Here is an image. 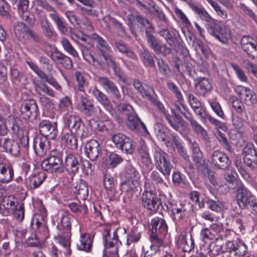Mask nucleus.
<instances>
[{
    "label": "nucleus",
    "mask_w": 257,
    "mask_h": 257,
    "mask_svg": "<svg viewBox=\"0 0 257 257\" xmlns=\"http://www.w3.org/2000/svg\"><path fill=\"white\" fill-rule=\"evenodd\" d=\"M188 101L196 114L201 118L204 117L203 109L200 101L193 94H189Z\"/></svg>",
    "instance_id": "79ce46f5"
},
{
    "label": "nucleus",
    "mask_w": 257,
    "mask_h": 257,
    "mask_svg": "<svg viewBox=\"0 0 257 257\" xmlns=\"http://www.w3.org/2000/svg\"><path fill=\"white\" fill-rule=\"evenodd\" d=\"M245 164L250 170L257 169V152L252 143H247L243 151Z\"/></svg>",
    "instance_id": "9d476101"
},
{
    "label": "nucleus",
    "mask_w": 257,
    "mask_h": 257,
    "mask_svg": "<svg viewBox=\"0 0 257 257\" xmlns=\"http://www.w3.org/2000/svg\"><path fill=\"white\" fill-rule=\"evenodd\" d=\"M155 135L159 140L164 142L167 147H171L172 144L170 142L169 130L163 123L157 122L154 125Z\"/></svg>",
    "instance_id": "4be33fe9"
},
{
    "label": "nucleus",
    "mask_w": 257,
    "mask_h": 257,
    "mask_svg": "<svg viewBox=\"0 0 257 257\" xmlns=\"http://www.w3.org/2000/svg\"><path fill=\"white\" fill-rule=\"evenodd\" d=\"M75 76L77 82L78 90L84 92L85 88L88 85V82L85 78L84 74L79 71H76L75 73Z\"/></svg>",
    "instance_id": "5fc2aeb1"
},
{
    "label": "nucleus",
    "mask_w": 257,
    "mask_h": 257,
    "mask_svg": "<svg viewBox=\"0 0 257 257\" xmlns=\"http://www.w3.org/2000/svg\"><path fill=\"white\" fill-rule=\"evenodd\" d=\"M127 115V120L126 123L127 126L134 131H138L140 126H141L146 132H147L146 126L141 120L138 116L134 112L126 114Z\"/></svg>",
    "instance_id": "c9c22d12"
},
{
    "label": "nucleus",
    "mask_w": 257,
    "mask_h": 257,
    "mask_svg": "<svg viewBox=\"0 0 257 257\" xmlns=\"http://www.w3.org/2000/svg\"><path fill=\"white\" fill-rule=\"evenodd\" d=\"M65 126L68 128V132L79 134V132L84 125L81 118L76 115L66 113L63 115Z\"/></svg>",
    "instance_id": "2eb2a0df"
},
{
    "label": "nucleus",
    "mask_w": 257,
    "mask_h": 257,
    "mask_svg": "<svg viewBox=\"0 0 257 257\" xmlns=\"http://www.w3.org/2000/svg\"><path fill=\"white\" fill-rule=\"evenodd\" d=\"M97 82L113 98L117 100H121V94L115 83L108 78L104 76H98Z\"/></svg>",
    "instance_id": "ddd939ff"
},
{
    "label": "nucleus",
    "mask_w": 257,
    "mask_h": 257,
    "mask_svg": "<svg viewBox=\"0 0 257 257\" xmlns=\"http://www.w3.org/2000/svg\"><path fill=\"white\" fill-rule=\"evenodd\" d=\"M176 243L177 246L182 249L184 252H190L194 248V242L192 238L187 239L186 236L183 234H180L176 238Z\"/></svg>",
    "instance_id": "bb28decb"
},
{
    "label": "nucleus",
    "mask_w": 257,
    "mask_h": 257,
    "mask_svg": "<svg viewBox=\"0 0 257 257\" xmlns=\"http://www.w3.org/2000/svg\"><path fill=\"white\" fill-rule=\"evenodd\" d=\"M134 85L135 88L144 97H146L150 100L152 98V94L154 93V90L153 87L147 86V88L142 85L141 82L136 80L134 82Z\"/></svg>",
    "instance_id": "a19ab883"
},
{
    "label": "nucleus",
    "mask_w": 257,
    "mask_h": 257,
    "mask_svg": "<svg viewBox=\"0 0 257 257\" xmlns=\"http://www.w3.org/2000/svg\"><path fill=\"white\" fill-rule=\"evenodd\" d=\"M152 233L164 235L168 230L165 220L161 218L156 217L151 220Z\"/></svg>",
    "instance_id": "cd10ccee"
},
{
    "label": "nucleus",
    "mask_w": 257,
    "mask_h": 257,
    "mask_svg": "<svg viewBox=\"0 0 257 257\" xmlns=\"http://www.w3.org/2000/svg\"><path fill=\"white\" fill-rule=\"evenodd\" d=\"M31 225L37 232L40 233L47 230L45 225L44 216L41 214H35L32 218Z\"/></svg>",
    "instance_id": "ea45409f"
},
{
    "label": "nucleus",
    "mask_w": 257,
    "mask_h": 257,
    "mask_svg": "<svg viewBox=\"0 0 257 257\" xmlns=\"http://www.w3.org/2000/svg\"><path fill=\"white\" fill-rule=\"evenodd\" d=\"M93 238L89 234H82L80 236L79 242L77 243L78 249L86 252H90L92 246Z\"/></svg>",
    "instance_id": "72a5a7b5"
},
{
    "label": "nucleus",
    "mask_w": 257,
    "mask_h": 257,
    "mask_svg": "<svg viewBox=\"0 0 257 257\" xmlns=\"http://www.w3.org/2000/svg\"><path fill=\"white\" fill-rule=\"evenodd\" d=\"M59 108L62 111H69L72 110V105L70 99L65 96L60 100Z\"/></svg>",
    "instance_id": "e2e57ef3"
},
{
    "label": "nucleus",
    "mask_w": 257,
    "mask_h": 257,
    "mask_svg": "<svg viewBox=\"0 0 257 257\" xmlns=\"http://www.w3.org/2000/svg\"><path fill=\"white\" fill-rule=\"evenodd\" d=\"M227 245L230 251L235 252V255L239 256L245 255L248 251L247 245L239 240L228 241Z\"/></svg>",
    "instance_id": "c85d7f7f"
},
{
    "label": "nucleus",
    "mask_w": 257,
    "mask_h": 257,
    "mask_svg": "<svg viewBox=\"0 0 257 257\" xmlns=\"http://www.w3.org/2000/svg\"><path fill=\"white\" fill-rule=\"evenodd\" d=\"M185 117L189 120L192 129L196 134L202 136L204 138H206V131L192 116L189 115V116L185 115Z\"/></svg>",
    "instance_id": "09e8293b"
},
{
    "label": "nucleus",
    "mask_w": 257,
    "mask_h": 257,
    "mask_svg": "<svg viewBox=\"0 0 257 257\" xmlns=\"http://www.w3.org/2000/svg\"><path fill=\"white\" fill-rule=\"evenodd\" d=\"M147 40L151 48L157 53L163 52L166 49L165 45H160L155 38L149 32L148 30L145 32Z\"/></svg>",
    "instance_id": "37998d69"
},
{
    "label": "nucleus",
    "mask_w": 257,
    "mask_h": 257,
    "mask_svg": "<svg viewBox=\"0 0 257 257\" xmlns=\"http://www.w3.org/2000/svg\"><path fill=\"white\" fill-rule=\"evenodd\" d=\"M154 104L157 108L164 114L170 125L174 130L178 131L179 128L180 124L183 121L181 117L177 116L176 114L174 113V111L173 110H172V111L173 113L174 114V116H171L166 112L164 105L158 100H155L154 101Z\"/></svg>",
    "instance_id": "412c9836"
},
{
    "label": "nucleus",
    "mask_w": 257,
    "mask_h": 257,
    "mask_svg": "<svg viewBox=\"0 0 257 257\" xmlns=\"http://www.w3.org/2000/svg\"><path fill=\"white\" fill-rule=\"evenodd\" d=\"M235 91L240 99L244 101L247 105H250L256 102V94L250 88L240 86L236 88Z\"/></svg>",
    "instance_id": "aec40b11"
},
{
    "label": "nucleus",
    "mask_w": 257,
    "mask_h": 257,
    "mask_svg": "<svg viewBox=\"0 0 257 257\" xmlns=\"http://www.w3.org/2000/svg\"><path fill=\"white\" fill-rule=\"evenodd\" d=\"M142 204L144 207L153 212L157 211L162 202L157 195L151 191H146L142 195Z\"/></svg>",
    "instance_id": "f8f14e48"
},
{
    "label": "nucleus",
    "mask_w": 257,
    "mask_h": 257,
    "mask_svg": "<svg viewBox=\"0 0 257 257\" xmlns=\"http://www.w3.org/2000/svg\"><path fill=\"white\" fill-rule=\"evenodd\" d=\"M208 254L210 257H216L222 252V246L216 242H211L208 246Z\"/></svg>",
    "instance_id": "13d9d810"
},
{
    "label": "nucleus",
    "mask_w": 257,
    "mask_h": 257,
    "mask_svg": "<svg viewBox=\"0 0 257 257\" xmlns=\"http://www.w3.org/2000/svg\"><path fill=\"white\" fill-rule=\"evenodd\" d=\"M141 237L140 232L137 228H133L127 235L126 245H130L132 243L138 242Z\"/></svg>",
    "instance_id": "6e6d98bb"
},
{
    "label": "nucleus",
    "mask_w": 257,
    "mask_h": 257,
    "mask_svg": "<svg viewBox=\"0 0 257 257\" xmlns=\"http://www.w3.org/2000/svg\"><path fill=\"white\" fill-rule=\"evenodd\" d=\"M39 128L42 137L49 139H54L58 133L57 123L52 122L48 120H41L39 124Z\"/></svg>",
    "instance_id": "4468645a"
},
{
    "label": "nucleus",
    "mask_w": 257,
    "mask_h": 257,
    "mask_svg": "<svg viewBox=\"0 0 257 257\" xmlns=\"http://www.w3.org/2000/svg\"><path fill=\"white\" fill-rule=\"evenodd\" d=\"M242 50L252 58L257 57V43L252 37L243 36L241 40Z\"/></svg>",
    "instance_id": "6ab92c4d"
},
{
    "label": "nucleus",
    "mask_w": 257,
    "mask_h": 257,
    "mask_svg": "<svg viewBox=\"0 0 257 257\" xmlns=\"http://www.w3.org/2000/svg\"><path fill=\"white\" fill-rule=\"evenodd\" d=\"M61 43L64 49L69 54L74 57H77L78 56L77 52L72 46L71 44L69 41H68V40L65 38H63L61 39Z\"/></svg>",
    "instance_id": "338daca9"
},
{
    "label": "nucleus",
    "mask_w": 257,
    "mask_h": 257,
    "mask_svg": "<svg viewBox=\"0 0 257 257\" xmlns=\"http://www.w3.org/2000/svg\"><path fill=\"white\" fill-rule=\"evenodd\" d=\"M212 85L209 80L205 78H201L196 85V89L200 95H205L211 88Z\"/></svg>",
    "instance_id": "49530a36"
},
{
    "label": "nucleus",
    "mask_w": 257,
    "mask_h": 257,
    "mask_svg": "<svg viewBox=\"0 0 257 257\" xmlns=\"http://www.w3.org/2000/svg\"><path fill=\"white\" fill-rule=\"evenodd\" d=\"M41 26L44 35L49 38L56 37V33L47 18H43L40 21Z\"/></svg>",
    "instance_id": "a18cd8bd"
},
{
    "label": "nucleus",
    "mask_w": 257,
    "mask_h": 257,
    "mask_svg": "<svg viewBox=\"0 0 257 257\" xmlns=\"http://www.w3.org/2000/svg\"><path fill=\"white\" fill-rule=\"evenodd\" d=\"M42 170L50 173H61L63 171L62 161L60 157L53 156L44 160L41 163Z\"/></svg>",
    "instance_id": "1a4fd4ad"
},
{
    "label": "nucleus",
    "mask_w": 257,
    "mask_h": 257,
    "mask_svg": "<svg viewBox=\"0 0 257 257\" xmlns=\"http://www.w3.org/2000/svg\"><path fill=\"white\" fill-rule=\"evenodd\" d=\"M126 180L120 184V189L122 192H125L128 196H132L136 191L140 184V176L139 172L127 162L125 168Z\"/></svg>",
    "instance_id": "f257e3e1"
},
{
    "label": "nucleus",
    "mask_w": 257,
    "mask_h": 257,
    "mask_svg": "<svg viewBox=\"0 0 257 257\" xmlns=\"http://www.w3.org/2000/svg\"><path fill=\"white\" fill-rule=\"evenodd\" d=\"M235 197L237 203L240 209L250 208L254 210L257 206L255 197L251 194L242 182H237Z\"/></svg>",
    "instance_id": "f03ea898"
},
{
    "label": "nucleus",
    "mask_w": 257,
    "mask_h": 257,
    "mask_svg": "<svg viewBox=\"0 0 257 257\" xmlns=\"http://www.w3.org/2000/svg\"><path fill=\"white\" fill-rule=\"evenodd\" d=\"M81 158L77 154H69L65 159V167L70 173L75 174L79 169Z\"/></svg>",
    "instance_id": "393cba45"
},
{
    "label": "nucleus",
    "mask_w": 257,
    "mask_h": 257,
    "mask_svg": "<svg viewBox=\"0 0 257 257\" xmlns=\"http://www.w3.org/2000/svg\"><path fill=\"white\" fill-rule=\"evenodd\" d=\"M12 3L18 2V9L22 19L28 23L30 22V14L28 12L29 2L28 0H9Z\"/></svg>",
    "instance_id": "7c9ffc66"
},
{
    "label": "nucleus",
    "mask_w": 257,
    "mask_h": 257,
    "mask_svg": "<svg viewBox=\"0 0 257 257\" xmlns=\"http://www.w3.org/2000/svg\"><path fill=\"white\" fill-rule=\"evenodd\" d=\"M162 236H163L162 234L151 233L150 238L152 244L150 246V249L151 251H154V253H155L159 247L163 245Z\"/></svg>",
    "instance_id": "603ef678"
},
{
    "label": "nucleus",
    "mask_w": 257,
    "mask_h": 257,
    "mask_svg": "<svg viewBox=\"0 0 257 257\" xmlns=\"http://www.w3.org/2000/svg\"><path fill=\"white\" fill-rule=\"evenodd\" d=\"M38 106L33 99L29 100L23 103L20 107L21 114L26 120L33 121L37 116Z\"/></svg>",
    "instance_id": "9b49d317"
},
{
    "label": "nucleus",
    "mask_w": 257,
    "mask_h": 257,
    "mask_svg": "<svg viewBox=\"0 0 257 257\" xmlns=\"http://www.w3.org/2000/svg\"><path fill=\"white\" fill-rule=\"evenodd\" d=\"M73 220L72 217L66 212H63L61 214L60 222L62 227L69 231L71 228V222Z\"/></svg>",
    "instance_id": "bf43d9fd"
},
{
    "label": "nucleus",
    "mask_w": 257,
    "mask_h": 257,
    "mask_svg": "<svg viewBox=\"0 0 257 257\" xmlns=\"http://www.w3.org/2000/svg\"><path fill=\"white\" fill-rule=\"evenodd\" d=\"M100 150L99 144L94 140L88 142L84 146V151L86 156L92 161L97 159Z\"/></svg>",
    "instance_id": "a878e982"
},
{
    "label": "nucleus",
    "mask_w": 257,
    "mask_h": 257,
    "mask_svg": "<svg viewBox=\"0 0 257 257\" xmlns=\"http://www.w3.org/2000/svg\"><path fill=\"white\" fill-rule=\"evenodd\" d=\"M74 192L80 195L82 199H86L88 196V188L87 183L84 180H80L74 188Z\"/></svg>",
    "instance_id": "c03bdc74"
},
{
    "label": "nucleus",
    "mask_w": 257,
    "mask_h": 257,
    "mask_svg": "<svg viewBox=\"0 0 257 257\" xmlns=\"http://www.w3.org/2000/svg\"><path fill=\"white\" fill-rule=\"evenodd\" d=\"M114 47L121 53L126 55L127 56L136 59V55L126 45L120 41H115L114 44Z\"/></svg>",
    "instance_id": "8fccbe9b"
},
{
    "label": "nucleus",
    "mask_w": 257,
    "mask_h": 257,
    "mask_svg": "<svg viewBox=\"0 0 257 257\" xmlns=\"http://www.w3.org/2000/svg\"><path fill=\"white\" fill-rule=\"evenodd\" d=\"M70 232H67L66 235L58 234L54 237L55 240L57 242L65 248L64 253L66 256H70L71 254V250L70 246Z\"/></svg>",
    "instance_id": "58836bf2"
},
{
    "label": "nucleus",
    "mask_w": 257,
    "mask_h": 257,
    "mask_svg": "<svg viewBox=\"0 0 257 257\" xmlns=\"http://www.w3.org/2000/svg\"><path fill=\"white\" fill-rule=\"evenodd\" d=\"M88 92L93 96L107 111L111 112L112 107L110 104V101L104 93L99 90L95 86L90 87Z\"/></svg>",
    "instance_id": "a211bd4d"
},
{
    "label": "nucleus",
    "mask_w": 257,
    "mask_h": 257,
    "mask_svg": "<svg viewBox=\"0 0 257 257\" xmlns=\"http://www.w3.org/2000/svg\"><path fill=\"white\" fill-rule=\"evenodd\" d=\"M29 30L25 24L17 22L14 25V31L16 37L21 42H25L27 39V33Z\"/></svg>",
    "instance_id": "e433bc0d"
},
{
    "label": "nucleus",
    "mask_w": 257,
    "mask_h": 257,
    "mask_svg": "<svg viewBox=\"0 0 257 257\" xmlns=\"http://www.w3.org/2000/svg\"><path fill=\"white\" fill-rule=\"evenodd\" d=\"M75 134V133H73L64 132L61 135V143L71 150H75L78 146L77 139Z\"/></svg>",
    "instance_id": "473e14b6"
},
{
    "label": "nucleus",
    "mask_w": 257,
    "mask_h": 257,
    "mask_svg": "<svg viewBox=\"0 0 257 257\" xmlns=\"http://www.w3.org/2000/svg\"><path fill=\"white\" fill-rule=\"evenodd\" d=\"M167 157V154L162 150L155 149L154 158L156 168L166 178L169 176L172 168V166Z\"/></svg>",
    "instance_id": "423d86ee"
},
{
    "label": "nucleus",
    "mask_w": 257,
    "mask_h": 257,
    "mask_svg": "<svg viewBox=\"0 0 257 257\" xmlns=\"http://www.w3.org/2000/svg\"><path fill=\"white\" fill-rule=\"evenodd\" d=\"M6 122L13 135L17 136H21L24 132V127L21 120L17 117L10 115L6 117Z\"/></svg>",
    "instance_id": "5701e85b"
},
{
    "label": "nucleus",
    "mask_w": 257,
    "mask_h": 257,
    "mask_svg": "<svg viewBox=\"0 0 257 257\" xmlns=\"http://www.w3.org/2000/svg\"><path fill=\"white\" fill-rule=\"evenodd\" d=\"M77 109L87 116L96 114L95 112L98 111L99 114H102V111L99 107H94L92 102L84 94L76 93L75 96Z\"/></svg>",
    "instance_id": "20e7f679"
},
{
    "label": "nucleus",
    "mask_w": 257,
    "mask_h": 257,
    "mask_svg": "<svg viewBox=\"0 0 257 257\" xmlns=\"http://www.w3.org/2000/svg\"><path fill=\"white\" fill-rule=\"evenodd\" d=\"M165 205L170 217L175 222L180 221L188 214V205L185 203L168 201Z\"/></svg>",
    "instance_id": "6e6552de"
},
{
    "label": "nucleus",
    "mask_w": 257,
    "mask_h": 257,
    "mask_svg": "<svg viewBox=\"0 0 257 257\" xmlns=\"http://www.w3.org/2000/svg\"><path fill=\"white\" fill-rule=\"evenodd\" d=\"M1 145L7 152H9L13 156H17L20 151L18 143L10 139L5 138L2 140Z\"/></svg>",
    "instance_id": "2f4dec72"
},
{
    "label": "nucleus",
    "mask_w": 257,
    "mask_h": 257,
    "mask_svg": "<svg viewBox=\"0 0 257 257\" xmlns=\"http://www.w3.org/2000/svg\"><path fill=\"white\" fill-rule=\"evenodd\" d=\"M127 137L123 134H117L112 136V141L114 144L115 147L119 149H122L123 143L126 141Z\"/></svg>",
    "instance_id": "69168bd1"
},
{
    "label": "nucleus",
    "mask_w": 257,
    "mask_h": 257,
    "mask_svg": "<svg viewBox=\"0 0 257 257\" xmlns=\"http://www.w3.org/2000/svg\"><path fill=\"white\" fill-rule=\"evenodd\" d=\"M34 85L36 92L40 96L43 95L42 93H44L51 97L55 96L54 91L49 88L46 84L38 81H34Z\"/></svg>",
    "instance_id": "de8ad7c7"
},
{
    "label": "nucleus",
    "mask_w": 257,
    "mask_h": 257,
    "mask_svg": "<svg viewBox=\"0 0 257 257\" xmlns=\"http://www.w3.org/2000/svg\"><path fill=\"white\" fill-rule=\"evenodd\" d=\"M141 58L143 64L147 67H153L155 66L152 56L146 49H143L141 53Z\"/></svg>",
    "instance_id": "4d7b16f0"
},
{
    "label": "nucleus",
    "mask_w": 257,
    "mask_h": 257,
    "mask_svg": "<svg viewBox=\"0 0 257 257\" xmlns=\"http://www.w3.org/2000/svg\"><path fill=\"white\" fill-rule=\"evenodd\" d=\"M231 66L235 72L238 79L241 82H247L248 81L247 77L242 69L236 64L231 63Z\"/></svg>",
    "instance_id": "774afa93"
},
{
    "label": "nucleus",
    "mask_w": 257,
    "mask_h": 257,
    "mask_svg": "<svg viewBox=\"0 0 257 257\" xmlns=\"http://www.w3.org/2000/svg\"><path fill=\"white\" fill-rule=\"evenodd\" d=\"M210 161L214 167L220 169H226L230 164L227 156L224 153L218 151L212 153Z\"/></svg>",
    "instance_id": "dca6fc26"
},
{
    "label": "nucleus",
    "mask_w": 257,
    "mask_h": 257,
    "mask_svg": "<svg viewBox=\"0 0 257 257\" xmlns=\"http://www.w3.org/2000/svg\"><path fill=\"white\" fill-rule=\"evenodd\" d=\"M140 156L142 158V161L146 166L149 167L151 164V159L150 157L147 147L142 146L138 149Z\"/></svg>",
    "instance_id": "680f3d73"
},
{
    "label": "nucleus",
    "mask_w": 257,
    "mask_h": 257,
    "mask_svg": "<svg viewBox=\"0 0 257 257\" xmlns=\"http://www.w3.org/2000/svg\"><path fill=\"white\" fill-rule=\"evenodd\" d=\"M173 142L175 144L178 152L184 158L186 161H188L189 157L186 153L185 150L182 145L180 139L177 135H172Z\"/></svg>",
    "instance_id": "052dcab7"
},
{
    "label": "nucleus",
    "mask_w": 257,
    "mask_h": 257,
    "mask_svg": "<svg viewBox=\"0 0 257 257\" xmlns=\"http://www.w3.org/2000/svg\"><path fill=\"white\" fill-rule=\"evenodd\" d=\"M213 25H208L207 30L209 34L222 44L228 43L231 33L225 25L216 20H213Z\"/></svg>",
    "instance_id": "7ed1b4c3"
},
{
    "label": "nucleus",
    "mask_w": 257,
    "mask_h": 257,
    "mask_svg": "<svg viewBox=\"0 0 257 257\" xmlns=\"http://www.w3.org/2000/svg\"><path fill=\"white\" fill-rule=\"evenodd\" d=\"M189 6L202 20L207 22H211L213 24V20L214 19L200 4L190 2L189 4Z\"/></svg>",
    "instance_id": "f704fd0d"
},
{
    "label": "nucleus",
    "mask_w": 257,
    "mask_h": 257,
    "mask_svg": "<svg viewBox=\"0 0 257 257\" xmlns=\"http://www.w3.org/2000/svg\"><path fill=\"white\" fill-rule=\"evenodd\" d=\"M91 38L95 42L97 49L103 56L106 63L115 71L116 65L113 60L111 56L109 54L111 51V48L107 42L95 33L92 35Z\"/></svg>",
    "instance_id": "39448f33"
},
{
    "label": "nucleus",
    "mask_w": 257,
    "mask_h": 257,
    "mask_svg": "<svg viewBox=\"0 0 257 257\" xmlns=\"http://www.w3.org/2000/svg\"><path fill=\"white\" fill-rule=\"evenodd\" d=\"M18 203L15 198L10 197L4 198L0 203V213L4 216L9 215Z\"/></svg>",
    "instance_id": "c756f323"
},
{
    "label": "nucleus",
    "mask_w": 257,
    "mask_h": 257,
    "mask_svg": "<svg viewBox=\"0 0 257 257\" xmlns=\"http://www.w3.org/2000/svg\"><path fill=\"white\" fill-rule=\"evenodd\" d=\"M50 140L46 137H41L34 140L33 148L38 156L43 157L50 150Z\"/></svg>",
    "instance_id": "f3484780"
},
{
    "label": "nucleus",
    "mask_w": 257,
    "mask_h": 257,
    "mask_svg": "<svg viewBox=\"0 0 257 257\" xmlns=\"http://www.w3.org/2000/svg\"><path fill=\"white\" fill-rule=\"evenodd\" d=\"M14 217L19 222H22L25 217V208L24 203H18L12 212Z\"/></svg>",
    "instance_id": "864d4df0"
},
{
    "label": "nucleus",
    "mask_w": 257,
    "mask_h": 257,
    "mask_svg": "<svg viewBox=\"0 0 257 257\" xmlns=\"http://www.w3.org/2000/svg\"><path fill=\"white\" fill-rule=\"evenodd\" d=\"M50 17L56 24L58 30L61 34H64L67 32V28L65 26L62 18L59 16L57 12H54V13H50Z\"/></svg>",
    "instance_id": "3c124183"
},
{
    "label": "nucleus",
    "mask_w": 257,
    "mask_h": 257,
    "mask_svg": "<svg viewBox=\"0 0 257 257\" xmlns=\"http://www.w3.org/2000/svg\"><path fill=\"white\" fill-rule=\"evenodd\" d=\"M46 177V174L44 172H39L31 175L27 179L26 183L29 185L31 189H36L42 184Z\"/></svg>",
    "instance_id": "4c0bfd02"
},
{
    "label": "nucleus",
    "mask_w": 257,
    "mask_h": 257,
    "mask_svg": "<svg viewBox=\"0 0 257 257\" xmlns=\"http://www.w3.org/2000/svg\"><path fill=\"white\" fill-rule=\"evenodd\" d=\"M14 178V170L8 161L0 163V182L9 183Z\"/></svg>",
    "instance_id": "b1692460"
},
{
    "label": "nucleus",
    "mask_w": 257,
    "mask_h": 257,
    "mask_svg": "<svg viewBox=\"0 0 257 257\" xmlns=\"http://www.w3.org/2000/svg\"><path fill=\"white\" fill-rule=\"evenodd\" d=\"M203 118H207L211 124L215 126L216 128H219L223 131H226L227 127L224 123L212 117L210 114H204V117Z\"/></svg>",
    "instance_id": "0e129e2a"
},
{
    "label": "nucleus",
    "mask_w": 257,
    "mask_h": 257,
    "mask_svg": "<svg viewBox=\"0 0 257 257\" xmlns=\"http://www.w3.org/2000/svg\"><path fill=\"white\" fill-rule=\"evenodd\" d=\"M104 244L103 253L106 254L118 252L121 243L118 238L117 232L114 230L111 236L108 229L104 230L103 235Z\"/></svg>",
    "instance_id": "0eeeda50"
}]
</instances>
